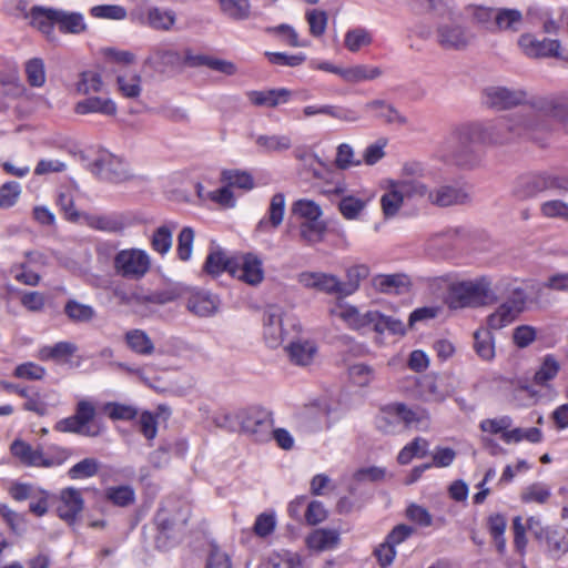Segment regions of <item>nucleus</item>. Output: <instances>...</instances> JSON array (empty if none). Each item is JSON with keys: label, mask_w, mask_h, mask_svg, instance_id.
<instances>
[{"label": "nucleus", "mask_w": 568, "mask_h": 568, "mask_svg": "<svg viewBox=\"0 0 568 568\" xmlns=\"http://www.w3.org/2000/svg\"><path fill=\"white\" fill-rule=\"evenodd\" d=\"M293 212L304 221H320L323 214L321 206L312 200H297L293 204Z\"/></svg>", "instance_id": "nucleus-61"}, {"label": "nucleus", "mask_w": 568, "mask_h": 568, "mask_svg": "<svg viewBox=\"0 0 568 568\" xmlns=\"http://www.w3.org/2000/svg\"><path fill=\"white\" fill-rule=\"evenodd\" d=\"M365 109L367 111H375V118L383 120L387 124L405 125L408 122L405 115L385 100H372L365 104Z\"/></svg>", "instance_id": "nucleus-31"}, {"label": "nucleus", "mask_w": 568, "mask_h": 568, "mask_svg": "<svg viewBox=\"0 0 568 568\" xmlns=\"http://www.w3.org/2000/svg\"><path fill=\"white\" fill-rule=\"evenodd\" d=\"M103 87L104 84L99 73L94 71H85L81 74L77 90L81 94L93 95L94 93L101 92Z\"/></svg>", "instance_id": "nucleus-60"}, {"label": "nucleus", "mask_w": 568, "mask_h": 568, "mask_svg": "<svg viewBox=\"0 0 568 568\" xmlns=\"http://www.w3.org/2000/svg\"><path fill=\"white\" fill-rule=\"evenodd\" d=\"M221 181L227 184L231 189L237 187L244 191H250L254 187V179L247 171L242 170H223L221 173Z\"/></svg>", "instance_id": "nucleus-44"}, {"label": "nucleus", "mask_w": 568, "mask_h": 568, "mask_svg": "<svg viewBox=\"0 0 568 568\" xmlns=\"http://www.w3.org/2000/svg\"><path fill=\"white\" fill-rule=\"evenodd\" d=\"M178 224L165 223L156 227L151 236V246L160 255H165L172 247L173 232Z\"/></svg>", "instance_id": "nucleus-39"}, {"label": "nucleus", "mask_w": 568, "mask_h": 568, "mask_svg": "<svg viewBox=\"0 0 568 568\" xmlns=\"http://www.w3.org/2000/svg\"><path fill=\"white\" fill-rule=\"evenodd\" d=\"M372 286L383 294H405L409 292L412 282L408 275L403 273L377 274L372 278Z\"/></svg>", "instance_id": "nucleus-23"}, {"label": "nucleus", "mask_w": 568, "mask_h": 568, "mask_svg": "<svg viewBox=\"0 0 568 568\" xmlns=\"http://www.w3.org/2000/svg\"><path fill=\"white\" fill-rule=\"evenodd\" d=\"M55 26L62 33L80 34L87 30L84 17L80 12L55 9Z\"/></svg>", "instance_id": "nucleus-32"}, {"label": "nucleus", "mask_w": 568, "mask_h": 568, "mask_svg": "<svg viewBox=\"0 0 568 568\" xmlns=\"http://www.w3.org/2000/svg\"><path fill=\"white\" fill-rule=\"evenodd\" d=\"M104 496L106 500L118 507H128L135 501V491L129 485L108 487Z\"/></svg>", "instance_id": "nucleus-48"}, {"label": "nucleus", "mask_w": 568, "mask_h": 568, "mask_svg": "<svg viewBox=\"0 0 568 568\" xmlns=\"http://www.w3.org/2000/svg\"><path fill=\"white\" fill-rule=\"evenodd\" d=\"M285 203L286 200L283 193H275L271 197L266 215L255 226L254 233L256 236L270 234L280 227L284 220Z\"/></svg>", "instance_id": "nucleus-19"}, {"label": "nucleus", "mask_w": 568, "mask_h": 568, "mask_svg": "<svg viewBox=\"0 0 568 568\" xmlns=\"http://www.w3.org/2000/svg\"><path fill=\"white\" fill-rule=\"evenodd\" d=\"M54 429L61 433H73L89 437H97L103 430L102 427L83 428L74 415L59 420L54 425Z\"/></svg>", "instance_id": "nucleus-54"}, {"label": "nucleus", "mask_w": 568, "mask_h": 568, "mask_svg": "<svg viewBox=\"0 0 568 568\" xmlns=\"http://www.w3.org/2000/svg\"><path fill=\"white\" fill-rule=\"evenodd\" d=\"M246 95L250 102L256 106L275 108L290 100L291 91L282 88L264 91H250Z\"/></svg>", "instance_id": "nucleus-30"}, {"label": "nucleus", "mask_w": 568, "mask_h": 568, "mask_svg": "<svg viewBox=\"0 0 568 568\" xmlns=\"http://www.w3.org/2000/svg\"><path fill=\"white\" fill-rule=\"evenodd\" d=\"M539 125L532 111L517 112L486 123L460 125L447 138L445 144L462 164L476 159L479 145H500L516 138L528 136Z\"/></svg>", "instance_id": "nucleus-1"}, {"label": "nucleus", "mask_w": 568, "mask_h": 568, "mask_svg": "<svg viewBox=\"0 0 568 568\" xmlns=\"http://www.w3.org/2000/svg\"><path fill=\"white\" fill-rule=\"evenodd\" d=\"M73 110L79 115L98 113L105 116H114L118 112V106L109 97L88 95V98L78 101Z\"/></svg>", "instance_id": "nucleus-24"}, {"label": "nucleus", "mask_w": 568, "mask_h": 568, "mask_svg": "<svg viewBox=\"0 0 568 568\" xmlns=\"http://www.w3.org/2000/svg\"><path fill=\"white\" fill-rule=\"evenodd\" d=\"M231 268H233V257H226L221 251L211 252L204 263V271L212 276H217L223 272L231 274Z\"/></svg>", "instance_id": "nucleus-46"}, {"label": "nucleus", "mask_w": 568, "mask_h": 568, "mask_svg": "<svg viewBox=\"0 0 568 568\" xmlns=\"http://www.w3.org/2000/svg\"><path fill=\"white\" fill-rule=\"evenodd\" d=\"M273 426V415L264 408L251 407L242 414L241 428L255 442L265 443L272 439Z\"/></svg>", "instance_id": "nucleus-7"}, {"label": "nucleus", "mask_w": 568, "mask_h": 568, "mask_svg": "<svg viewBox=\"0 0 568 568\" xmlns=\"http://www.w3.org/2000/svg\"><path fill=\"white\" fill-rule=\"evenodd\" d=\"M376 426L384 434H398L405 430L398 403L385 405L376 417Z\"/></svg>", "instance_id": "nucleus-25"}, {"label": "nucleus", "mask_w": 568, "mask_h": 568, "mask_svg": "<svg viewBox=\"0 0 568 568\" xmlns=\"http://www.w3.org/2000/svg\"><path fill=\"white\" fill-rule=\"evenodd\" d=\"M148 2L149 0H135L130 12L131 21L155 31H172L178 20L176 12L170 8L149 6Z\"/></svg>", "instance_id": "nucleus-3"}, {"label": "nucleus", "mask_w": 568, "mask_h": 568, "mask_svg": "<svg viewBox=\"0 0 568 568\" xmlns=\"http://www.w3.org/2000/svg\"><path fill=\"white\" fill-rule=\"evenodd\" d=\"M405 197L402 191L395 186L394 180L387 181L385 193L381 197V207L386 219L395 217L403 207Z\"/></svg>", "instance_id": "nucleus-34"}, {"label": "nucleus", "mask_w": 568, "mask_h": 568, "mask_svg": "<svg viewBox=\"0 0 568 568\" xmlns=\"http://www.w3.org/2000/svg\"><path fill=\"white\" fill-rule=\"evenodd\" d=\"M428 174L424 165L419 162L405 163L400 171V178L394 180L405 200L426 199L428 202L429 186L425 183Z\"/></svg>", "instance_id": "nucleus-6"}, {"label": "nucleus", "mask_w": 568, "mask_h": 568, "mask_svg": "<svg viewBox=\"0 0 568 568\" xmlns=\"http://www.w3.org/2000/svg\"><path fill=\"white\" fill-rule=\"evenodd\" d=\"M326 224L320 221H304L300 224V236L307 244H315L323 240Z\"/></svg>", "instance_id": "nucleus-56"}, {"label": "nucleus", "mask_w": 568, "mask_h": 568, "mask_svg": "<svg viewBox=\"0 0 568 568\" xmlns=\"http://www.w3.org/2000/svg\"><path fill=\"white\" fill-rule=\"evenodd\" d=\"M113 270L123 278L139 281L151 270V257L142 248H123L113 257Z\"/></svg>", "instance_id": "nucleus-4"}, {"label": "nucleus", "mask_w": 568, "mask_h": 568, "mask_svg": "<svg viewBox=\"0 0 568 568\" xmlns=\"http://www.w3.org/2000/svg\"><path fill=\"white\" fill-rule=\"evenodd\" d=\"M331 315L342 320L349 328L361 331L372 328L376 332L378 311L361 313L357 307L349 304H336L329 311Z\"/></svg>", "instance_id": "nucleus-12"}, {"label": "nucleus", "mask_w": 568, "mask_h": 568, "mask_svg": "<svg viewBox=\"0 0 568 568\" xmlns=\"http://www.w3.org/2000/svg\"><path fill=\"white\" fill-rule=\"evenodd\" d=\"M383 70L376 65L355 64L344 68L342 79L347 83L372 81L382 77Z\"/></svg>", "instance_id": "nucleus-35"}, {"label": "nucleus", "mask_w": 568, "mask_h": 568, "mask_svg": "<svg viewBox=\"0 0 568 568\" xmlns=\"http://www.w3.org/2000/svg\"><path fill=\"white\" fill-rule=\"evenodd\" d=\"M24 72L28 83L34 88H41L45 83V68L41 58H32L26 62Z\"/></svg>", "instance_id": "nucleus-57"}, {"label": "nucleus", "mask_w": 568, "mask_h": 568, "mask_svg": "<svg viewBox=\"0 0 568 568\" xmlns=\"http://www.w3.org/2000/svg\"><path fill=\"white\" fill-rule=\"evenodd\" d=\"M497 301L488 277L460 281L449 286V306L452 308L478 307Z\"/></svg>", "instance_id": "nucleus-2"}, {"label": "nucleus", "mask_w": 568, "mask_h": 568, "mask_svg": "<svg viewBox=\"0 0 568 568\" xmlns=\"http://www.w3.org/2000/svg\"><path fill=\"white\" fill-rule=\"evenodd\" d=\"M518 45L529 58L558 57L560 49V43L558 40H538L529 33L520 36L518 39Z\"/></svg>", "instance_id": "nucleus-21"}, {"label": "nucleus", "mask_w": 568, "mask_h": 568, "mask_svg": "<svg viewBox=\"0 0 568 568\" xmlns=\"http://www.w3.org/2000/svg\"><path fill=\"white\" fill-rule=\"evenodd\" d=\"M77 352V346L70 342H59L52 346H43L38 351L40 361H67Z\"/></svg>", "instance_id": "nucleus-40"}, {"label": "nucleus", "mask_w": 568, "mask_h": 568, "mask_svg": "<svg viewBox=\"0 0 568 568\" xmlns=\"http://www.w3.org/2000/svg\"><path fill=\"white\" fill-rule=\"evenodd\" d=\"M286 351L292 363L306 366L313 362L317 353V346L313 341L297 339L290 343Z\"/></svg>", "instance_id": "nucleus-33"}, {"label": "nucleus", "mask_w": 568, "mask_h": 568, "mask_svg": "<svg viewBox=\"0 0 568 568\" xmlns=\"http://www.w3.org/2000/svg\"><path fill=\"white\" fill-rule=\"evenodd\" d=\"M91 172L102 180L121 183L131 178L128 165L110 153H101L91 164Z\"/></svg>", "instance_id": "nucleus-11"}, {"label": "nucleus", "mask_w": 568, "mask_h": 568, "mask_svg": "<svg viewBox=\"0 0 568 568\" xmlns=\"http://www.w3.org/2000/svg\"><path fill=\"white\" fill-rule=\"evenodd\" d=\"M560 369V364L556 357L551 354L546 355L542 362L534 375V382L537 385H546L549 381H552Z\"/></svg>", "instance_id": "nucleus-53"}, {"label": "nucleus", "mask_w": 568, "mask_h": 568, "mask_svg": "<svg viewBox=\"0 0 568 568\" xmlns=\"http://www.w3.org/2000/svg\"><path fill=\"white\" fill-rule=\"evenodd\" d=\"M267 558L272 568H303L300 556L288 550L273 552Z\"/></svg>", "instance_id": "nucleus-63"}, {"label": "nucleus", "mask_w": 568, "mask_h": 568, "mask_svg": "<svg viewBox=\"0 0 568 568\" xmlns=\"http://www.w3.org/2000/svg\"><path fill=\"white\" fill-rule=\"evenodd\" d=\"M10 452L24 466L43 468L44 452L42 448H34L22 439H16L10 446Z\"/></svg>", "instance_id": "nucleus-27"}, {"label": "nucleus", "mask_w": 568, "mask_h": 568, "mask_svg": "<svg viewBox=\"0 0 568 568\" xmlns=\"http://www.w3.org/2000/svg\"><path fill=\"white\" fill-rule=\"evenodd\" d=\"M371 270L366 264H356L346 268V281L341 280L342 296L346 297L355 293L361 282L368 277Z\"/></svg>", "instance_id": "nucleus-36"}, {"label": "nucleus", "mask_w": 568, "mask_h": 568, "mask_svg": "<svg viewBox=\"0 0 568 568\" xmlns=\"http://www.w3.org/2000/svg\"><path fill=\"white\" fill-rule=\"evenodd\" d=\"M371 195L343 194L338 202L341 215L348 221L358 220L371 202Z\"/></svg>", "instance_id": "nucleus-29"}, {"label": "nucleus", "mask_w": 568, "mask_h": 568, "mask_svg": "<svg viewBox=\"0 0 568 568\" xmlns=\"http://www.w3.org/2000/svg\"><path fill=\"white\" fill-rule=\"evenodd\" d=\"M120 93L129 99H136L142 92V78L138 73L120 74L116 78Z\"/></svg>", "instance_id": "nucleus-51"}, {"label": "nucleus", "mask_w": 568, "mask_h": 568, "mask_svg": "<svg viewBox=\"0 0 568 568\" xmlns=\"http://www.w3.org/2000/svg\"><path fill=\"white\" fill-rule=\"evenodd\" d=\"M467 190L457 184H439L429 187L428 203L438 207L462 205L469 201Z\"/></svg>", "instance_id": "nucleus-15"}, {"label": "nucleus", "mask_w": 568, "mask_h": 568, "mask_svg": "<svg viewBox=\"0 0 568 568\" xmlns=\"http://www.w3.org/2000/svg\"><path fill=\"white\" fill-rule=\"evenodd\" d=\"M256 145L262 152H284L292 148V139L286 134H261L255 139Z\"/></svg>", "instance_id": "nucleus-42"}, {"label": "nucleus", "mask_w": 568, "mask_h": 568, "mask_svg": "<svg viewBox=\"0 0 568 568\" xmlns=\"http://www.w3.org/2000/svg\"><path fill=\"white\" fill-rule=\"evenodd\" d=\"M297 282L306 290H314L327 295L342 296L341 278L325 272L304 271L297 275Z\"/></svg>", "instance_id": "nucleus-13"}, {"label": "nucleus", "mask_w": 568, "mask_h": 568, "mask_svg": "<svg viewBox=\"0 0 568 568\" xmlns=\"http://www.w3.org/2000/svg\"><path fill=\"white\" fill-rule=\"evenodd\" d=\"M525 296L523 292H516L515 296L500 304L498 308L487 317L490 329H501L511 324L524 311Z\"/></svg>", "instance_id": "nucleus-14"}, {"label": "nucleus", "mask_w": 568, "mask_h": 568, "mask_svg": "<svg viewBox=\"0 0 568 568\" xmlns=\"http://www.w3.org/2000/svg\"><path fill=\"white\" fill-rule=\"evenodd\" d=\"M542 439V432L537 427L530 428H514L510 429L509 433L504 434V442L506 444H517L521 440H527L529 443H539Z\"/></svg>", "instance_id": "nucleus-58"}, {"label": "nucleus", "mask_w": 568, "mask_h": 568, "mask_svg": "<svg viewBox=\"0 0 568 568\" xmlns=\"http://www.w3.org/2000/svg\"><path fill=\"white\" fill-rule=\"evenodd\" d=\"M487 105L498 110H505L524 103L527 99L526 91L509 89L506 87H489L484 91Z\"/></svg>", "instance_id": "nucleus-17"}, {"label": "nucleus", "mask_w": 568, "mask_h": 568, "mask_svg": "<svg viewBox=\"0 0 568 568\" xmlns=\"http://www.w3.org/2000/svg\"><path fill=\"white\" fill-rule=\"evenodd\" d=\"M302 113L305 119L316 115H326L331 119L345 123H354L361 119L357 111L337 104H310L303 108Z\"/></svg>", "instance_id": "nucleus-20"}, {"label": "nucleus", "mask_w": 568, "mask_h": 568, "mask_svg": "<svg viewBox=\"0 0 568 568\" xmlns=\"http://www.w3.org/2000/svg\"><path fill=\"white\" fill-rule=\"evenodd\" d=\"M418 397L428 403L444 402L454 393L452 379L443 374H426L416 382Z\"/></svg>", "instance_id": "nucleus-8"}, {"label": "nucleus", "mask_w": 568, "mask_h": 568, "mask_svg": "<svg viewBox=\"0 0 568 568\" xmlns=\"http://www.w3.org/2000/svg\"><path fill=\"white\" fill-rule=\"evenodd\" d=\"M474 348L484 361L495 357V338L490 328H479L474 333Z\"/></svg>", "instance_id": "nucleus-43"}, {"label": "nucleus", "mask_w": 568, "mask_h": 568, "mask_svg": "<svg viewBox=\"0 0 568 568\" xmlns=\"http://www.w3.org/2000/svg\"><path fill=\"white\" fill-rule=\"evenodd\" d=\"M125 339L129 347L136 354L148 356L154 352V344L142 329H132L128 332Z\"/></svg>", "instance_id": "nucleus-45"}, {"label": "nucleus", "mask_w": 568, "mask_h": 568, "mask_svg": "<svg viewBox=\"0 0 568 568\" xmlns=\"http://www.w3.org/2000/svg\"><path fill=\"white\" fill-rule=\"evenodd\" d=\"M427 449L428 442L425 438L416 437L400 449L397 462L400 465H407L414 457H424L427 454Z\"/></svg>", "instance_id": "nucleus-55"}, {"label": "nucleus", "mask_w": 568, "mask_h": 568, "mask_svg": "<svg viewBox=\"0 0 568 568\" xmlns=\"http://www.w3.org/2000/svg\"><path fill=\"white\" fill-rule=\"evenodd\" d=\"M438 43L447 50H464L470 41L471 36L467 29L460 24H443L437 30Z\"/></svg>", "instance_id": "nucleus-22"}, {"label": "nucleus", "mask_w": 568, "mask_h": 568, "mask_svg": "<svg viewBox=\"0 0 568 568\" xmlns=\"http://www.w3.org/2000/svg\"><path fill=\"white\" fill-rule=\"evenodd\" d=\"M55 9L44 7H33L30 10V24L38 29L48 40H53L55 26Z\"/></svg>", "instance_id": "nucleus-28"}, {"label": "nucleus", "mask_w": 568, "mask_h": 568, "mask_svg": "<svg viewBox=\"0 0 568 568\" xmlns=\"http://www.w3.org/2000/svg\"><path fill=\"white\" fill-rule=\"evenodd\" d=\"M264 339L266 344L272 347H278L286 334L287 329L285 325L291 324L295 326L294 318L288 316L281 307L278 306H270L264 312Z\"/></svg>", "instance_id": "nucleus-9"}, {"label": "nucleus", "mask_w": 568, "mask_h": 568, "mask_svg": "<svg viewBox=\"0 0 568 568\" xmlns=\"http://www.w3.org/2000/svg\"><path fill=\"white\" fill-rule=\"evenodd\" d=\"M402 422L405 429L415 428L424 430L428 427V414L422 408H410L404 403H398Z\"/></svg>", "instance_id": "nucleus-41"}, {"label": "nucleus", "mask_w": 568, "mask_h": 568, "mask_svg": "<svg viewBox=\"0 0 568 568\" xmlns=\"http://www.w3.org/2000/svg\"><path fill=\"white\" fill-rule=\"evenodd\" d=\"M220 301L217 296L207 291L191 292L187 297V310L197 316H211L219 308Z\"/></svg>", "instance_id": "nucleus-26"}, {"label": "nucleus", "mask_w": 568, "mask_h": 568, "mask_svg": "<svg viewBox=\"0 0 568 568\" xmlns=\"http://www.w3.org/2000/svg\"><path fill=\"white\" fill-rule=\"evenodd\" d=\"M339 541V534L334 529H316L308 535L306 542L310 549L324 551L333 549Z\"/></svg>", "instance_id": "nucleus-37"}, {"label": "nucleus", "mask_w": 568, "mask_h": 568, "mask_svg": "<svg viewBox=\"0 0 568 568\" xmlns=\"http://www.w3.org/2000/svg\"><path fill=\"white\" fill-rule=\"evenodd\" d=\"M189 519V509L185 508L183 514L179 516H171L170 510L166 507L161 508L155 517L158 527L161 534H166L178 526H184Z\"/></svg>", "instance_id": "nucleus-50"}, {"label": "nucleus", "mask_w": 568, "mask_h": 568, "mask_svg": "<svg viewBox=\"0 0 568 568\" xmlns=\"http://www.w3.org/2000/svg\"><path fill=\"white\" fill-rule=\"evenodd\" d=\"M81 223L95 231L119 233L129 226L130 221L125 214L120 212L103 214L83 212V220Z\"/></svg>", "instance_id": "nucleus-18"}, {"label": "nucleus", "mask_w": 568, "mask_h": 568, "mask_svg": "<svg viewBox=\"0 0 568 568\" xmlns=\"http://www.w3.org/2000/svg\"><path fill=\"white\" fill-rule=\"evenodd\" d=\"M540 213L546 219H561L568 222V203L562 200H548L540 204Z\"/></svg>", "instance_id": "nucleus-64"}, {"label": "nucleus", "mask_w": 568, "mask_h": 568, "mask_svg": "<svg viewBox=\"0 0 568 568\" xmlns=\"http://www.w3.org/2000/svg\"><path fill=\"white\" fill-rule=\"evenodd\" d=\"M64 313L71 321L78 323L90 322L95 316V311L92 306L74 300L68 301L64 306Z\"/></svg>", "instance_id": "nucleus-59"}, {"label": "nucleus", "mask_w": 568, "mask_h": 568, "mask_svg": "<svg viewBox=\"0 0 568 568\" xmlns=\"http://www.w3.org/2000/svg\"><path fill=\"white\" fill-rule=\"evenodd\" d=\"M222 12L232 20L242 21L251 16L250 0H219Z\"/></svg>", "instance_id": "nucleus-47"}, {"label": "nucleus", "mask_w": 568, "mask_h": 568, "mask_svg": "<svg viewBox=\"0 0 568 568\" xmlns=\"http://www.w3.org/2000/svg\"><path fill=\"white\" fill-rule=\"evenodd\" d=\"M372 43L371 33L363 28L349 30L345 34L344 44L351 52H357Z\"/></svg>", "instance_id": "nucleus-62"}, {"label": "nucleus", "mask_w": 568, "mask_h": 568, "mask_svg": "<svg viewBox=\"0 0 568 568\" xmlns=\"http://www.w3.org/2000/svg\"><path fill=\"white\" fill-rule=\"evenodd\" d=\"M523 13L517 9L500 8L496 9L495 28L496 31H513L519 30L523 23Z\"/></svg>", "instance_id": "nucleus-38"}, {"label": "nucleus", "mask_w": 568, "mask_h": 568, "mask_svg": "<svg viewBox=\"0 0 568 568\" xmlns=\"http://www.w3.org/2000/svg\"><path fill=\"white\" fill-rule=\"evenodd\" d=\"M469 19L486 30L494 32L496 9L483 6H469L466 9Z\"/></svg>", "instance_id": "nucleus-52"}, {"label": "nucleus", "mask_w": 568, "mask_h": 568, "mask_svg": "<svg viewBox=\"0 0 568 568\" xmlns=\"http://www.w3.org/2000/svg\"><path fill=\"white\" fill-rule=\"evenodd\" d=\"M537 109L545 115L555 118L561 122L568 121V103L558 98H549L540 100Z\"/></svg>", "instance_id": "nucleus-49"}, {"label": "nucleus", "mask_w": 568, "mask_h": 568, "mask_svg": "<svg viewBox=\"0 0 568 568\" xmlns=\"http://www.w3.org/2000/svg\"><path fill=\"white\" fill-rule=\"evenodd\" d=\"M549 190H567V181L559 176L541 172L519 176L513 187L518 200H529Z\"/></svg>", "instance_id": "nucleus-5"}, {"label": "nucleus", "mask_w": 568, "mask_h": 568, "mask_svg": "<svg viewBox=\"0 0 568 568\" xmlns=\"http://www.w3.org/2000/svg\"><path fill=\"white\" fill-rule=\"evenodd\" d=\"M231 275L251 286H256L264 280L263 262L253 253L235 255Z\"/></svg>", "instance_id": "nucleus-10"}, {"label": "nucleus", "mask_w": 568, "mask_h": 568, "mask_svg": "<svg viewBox=\"0 0 568 568\" xmlns=\"http://www.w3.org/2000/svg\"><path fill=\"white\" fill-rule=\"evenodd\" d=\"M84 508V499L80 489L67 487L58 496L57 514L68 524H74Z\"/></svg>", "instance_id": "nucleus-16"}]
</instances>
